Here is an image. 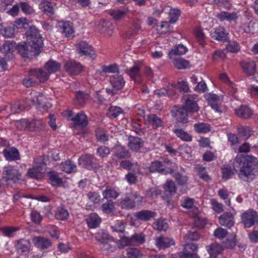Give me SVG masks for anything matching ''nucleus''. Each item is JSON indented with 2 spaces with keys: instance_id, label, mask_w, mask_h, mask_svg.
Wrapping results in <instances>:
<instances>
[{
  "instance_id": "obj_1",
  "label": "nucleus",
  "mask_w": 258,
  "mask_h": 258,
  "mask_svg": "<svg viewBox=\"0 0 258 258\" xmlns=\"http://www.w3.org/2000/svg\"><path fill=\"white\" fill-rule=\"evenodd\" d=\"M25 34L27 42L19 44L17 49L23 58H29L39 54L43 43L38 30L35 26H30Z\"/></svg>"
},
{
  "instance_id": "obj_2",
  "label": "nucleus",
  "mask_w": 258,
  "mask_h": 258,
  "mask_svg": "<svg viewBox=\"0 0 258 258\" xmlns=\"http://www.w3.org/2000/svg\"><path fill=\"white\" fill-rule=\"evenodd\" d=\"M258 164L256 158L252 156H247L244 162L241 157H236L233 163V167L238 177L244 181L252 180L254 177L253 170Z\"/></svg>"
},
{
  "instance_id": "obj_3",
  "label": "nucleus",
  "mask_w": 258,
  "mask_h": 258,
  "mask_svg": "<svg viewBox=\"0 0 258 258\" xmlns=\"http://www.w3.org/2000/svg\"><path fill=\"white\" fill-rule=\"evenodd\" d=\"M22 178V173L15 166L8 165L3 168L0 179V184L5 187H12Z\"/></svg>"
},
{
  "instance_id": "obj_4",
  "label": "nucleus",
  "mask_w": 258,
  "mask_h": 258,
  "mask_svg": "<svg viewBox=\"0 0 258 258\" xmlns=\"http://www.w3.org/2000/svg\"><path fill=\"white\" fill-rule=\"evenodd\" d=\"M17 48L14 41H8L4 43L0 48V72L7 69V62L12 56V52Z\"/></svg>"
},
{
  "instance_id": "obj_5",
  "label": "nucleus",
  "mask_w": 258,
  "mask_h": 258,
  "mask_svg": "<svg viewBox=\"0 0 258 258\" xmlns=\"http://www.w3.org/2000/svg\"><path fill=\"white\" fill-rule=\"evenodd\" d=\"M183 105L188 110L189 113H196L198 112L200 107L198 102L199 98L196 94H186L183 96Z\"/></svg>"
},
{
  "instance_id": "obj_6",
  "label": "nucleus",
  "mask_w": 258,
  "mask_h": 258,
  "mask_svg": "<svg viewBox=\"0 0 258 258\" xmlns=\"http://www.w3.org/2000/svg\"><path fill=\"white\" fill-rule=\"evenodd\" d=\"M241 217L245 227L249 228L258 223V214L252 210H248L244 212Z\"/></svg>"
},
{
  "instance_id": "obj_7",
  "label": "nucleus",
  "mask_w": 258,
  "mask_h": 258,
  "mask_svg": "<svg viewBox=\"0 0 258 258\" xmlns=\"http://www.w3.org/2000/svg\"><path fill=\"white\" fill-rule=\"evenodd\" d=\"M110 83L111 85L112 89L110 90L107 89V92L112 95L115 94L118 91L121 90L125 84V81L121 75L118 74L114 75L110 77Z\"/></svg>"
},
{
  "instance_id": "obj_8",
  "label": "nucleus",
  "mask_w": 258,
  "mask_h": 258,
  "mask_svg": "<svg viewBox=\"0 0 258 258\" xmlns=\"http://www.w3.org/2000/svg\"><path fill=\"white\" fill-rule=\"evenodd\" d=\"M30 95V101L33 105H37L39 107L44 108H48L51 107V104L46 101V98L42 94L37 92H32Z\"/></svg>"
},
{
  "instance_id": "obj_9",
  "label": "nucleus",
  "mask_w": 258,
  "mask_h": 258,
  "mask_svg": "<svg viewBox=\"0 0 258 258\" xmlns=\"http://www.w3.org/2000/svg\"><path fill=\"white\" fill-rule=\"evenodd\" d=\"M64 68L66 71L72 76L78 75L83 71L82 64L74 60L67 61L64 64Z\"/></svg>"
},
{
  "instance_id": "obj_10",
  "label": "nucleus",
  "mask_w": 258,
  "mask_h": 258,
  "mask_svg": "<svg viewBox=\"0 0 258 258\" xmlns=\"http://www.w3.org/2000/svg\"><path fill=\"white\" fill-rule=\"evenodd\" d=\"M122 241L126 245H140L145 242V235L142 233H135L131 237L123 236Z\"/></svg>"
},
{
  "instance_id": "obj_11",
  "label": "nucleus",
  "mask_w": 258,
  "mask_h": 258,
  "mask_svg": "<svg viewBox=\"0 0 258 258\" xmlns=\"http://www.w3.org/2000/svg\"><path fill=\"white\" fill-rule=\"evenodd\" d=\"M197 249V245L195 243L185 244L183 251L179 253V258H198L196 253Z\"/></svg>"
},
{
  "instance_id": "obj_12",
  "label": "nucleus",
  "mask_w": 258,
  "mask_h": 258,
  "mask_svg": "<svg viewBox=\"0 0 258 258\" xmlns=\"http://www.w3.org/2000/svg\"><path fill=\"white\" fill-rule=\"evenodd\" d=\"M77 50L81 55H86L91 58L95 57V52L92 47L86 41H82L76 44Z\"/></svg>"
},
{
  "instance_id": "obj_13",
  "label": "nucleus",
  "mask_w": 258,
  "mask_h": 258,
  "mask_svg": "<svg viewBox=\"0 0 258 258\" xmlns=\"http://www.w3.org/2000/svg\"><path fill=\"white\" fill-rule=\"evenodd\" d=\"M112 151L113 160L128 158L131 156L128 150L120 145H116L112 149Z\"/></svg>"
},
{
  "instance_id": "obj_14",
  "label": "nucleus",
  "mask_w": 258,
  "mask_h": 258,
  "mask_svg": "<svg viewBox=\"0 0 258 258\" xmlns=\"http://www.w3.org/2000/svg\"><path fill=\"white\" fill-rule=\"evenodd\" d=\"M96 29L101 33L110 36L113 33V26L109 21L102 20L99 21L97 26Z\"/></svg>"
},
{
  "instance_id": "obj_15",
  "label": "nucleus",
  "mask_w": 258,
  "mask_h": 258,
  "mask_svg": "<svg viewBox=\"0 0 258 258\" xmlns=\"http://www.w3.org/2000/svg\"><path fill=\"white\" fill-rule=\"evenodd\" d=\"M240 66L244 73L248 76H253L256 73V63L252 60H244L240 62Z\"/></svg>"
},
{
  "instance_id": "obj_16",
  "label": "nucleus",
  "mask_w": 258,
  "mask_h": 258,
  "mask_svg": "<svg viewBox=\"0 0 258 258\" xmlns=\"http://www.w3.org/2000/svg\"><path fill=\"white\" fill-rule=\"evenodd\" d=\"M218 219L220 224L228 228H231L234 224V215L230 212L224 213Z\"/></svg>"
},
{
  "instance_id": "obj_17",
  "label": "nucleus",
  "mask_w": 258,
  "mask_h": 258,
  "mask_svg": "<svg viewBox=\"0 0 258 258\" xmlns=\"http://www.w3.org/2000/svg\"><path fill=\"white\" fill-rule=\"evenodd\" d=\"M117 205L122 209H133L135 208L134 203L131 196L126 194L117 200Z\"/></svg>"
},
{
  "instance_id": "obj_18",
  "label": "nucleus",
  "mask_w": 258,
  "mask_h": 258,
  "mask_svg": "<svg viewBox=\"0 0 258 258\" xmlns=\"http://www.w3.org/2000/svg\"><path fill=\"white\" fill-rule=\"evenodd\" d=\"M128 141V147L132 151H138L144 146V141L139 137L130 136Z\"/></svg>"
},
{
  "instance_id": "obj_19",
  "label": "nucleus",
  "mask_w": 258,
  "mask_h": 258,
  "mask_svg": "<svg viewBox=\"0 0 258 258\" xmlns=\"http://www.w3.org/2000/svg\"><path fill=\"white\" fill-rule=\"evenodd\" d=\"M30 75L35 77L40 83H44L47 81L49 74L42 69H34L29 71Z\"/></svg>"
},
{
  "instance_id": "obj_20",
  "label": "nucleus",
  "mask_w": 258,
  "mask_h": 258,
  "mask_svg": "<svg viewBox=\"0 0 258 258\" xmlns=\"http://www.w3.org/2000/svg\"><path fill=\"white\" fill-rule=\"evenodd\" d=\"M175 117L178 121L185 123L188 121V110L182 105L181 107H175Z\"/></svg>"
},
{
  "instance_id": "obj_21",
  "label": "nucleus",
  "mask_w": 258,
  "mask_h": 258,
  "mask_svg": "<svg viewBox=\"0 0 258 258\" xmlns=\"http://www.w3.org/2000/svg\"><path fill=\"white\" fill-rule=\"evenodd\" d=\"M32 241L36 246L41 249L48 248L52 245V243L49 239L42 236L35 237Z\"/></svg>"
},
{
  "instance_id": "obj_22",
  "label": "nucleus",
  "mask_w": 258,
  "mask_h": 258,
  "mask_svg": "<svg viewBox=\"0 0 258 258\" xmlns=\"http://www.w3.org/2000/svg\"><path fill=\"white\" fill-rule=\"evenodd\" d=\"M95 158L91 155H85L81 156L79 159V163L88 169H92L95 165Z\"/></svg>"
},
{
  "instance_id": "obj_23",
  "label": "nucleus",
  "mask_w": 258,
  "mask_h": 258,
  "mask_svg": "<svg viewBox=\"0 0 258 258\" xmlns=\"http://www.w3.org/2000/svg\"><path fill=\"white\" fill-rule=\"evenodd\" d=\"M164 165L159 161L152 162L149 167V170L151 172H158L161 173L166 174L167 173H172L173 169L171 168H168L166 170Z\"/></svg>"
},
{
  "instance_id": "obj_24",
  "label": "nucleus",
  "mask_w": 258,
  "mask_h": 258,
  "mask_svg": "<svg viewBox=\"0 0 258 258\" xmlns=\"http://www.w3.org/2000/svg\"><path fill=\"white\" fill-rule=\"evenodd\" d=\"M141 65L139 63H135L131 68L126 71V73L130 76L132 79L136 83H140V69Z\"/></svg>"
},
{
  "instance_id": "obj_25",
  "label": "nucleus",
  "mask_w": 258,
  "mask_h": 258,
  "mask_svg": "<svg viewBox=\"0 0 258 258\" xmlns=\"http://www.w3.org/2000/svg\"><path fill=\"white\" fill-rule=\"evenodd\" d=\"M156 245L159 248H166L174 244L173 239L169 237L160 236L155 239Z\"/></svg>"
},
{
  "instance_id": "obj_26",
  "label": "nucleus",
  "mask_w": 258,
  "mask_h": 258,
  "mask_svg": "<svg viewBox=\"0 0 258 258\" xmlns=\"http://www.w3.org/2000/svg\"><path fill=\"white\" fill-rule=\"evenodd\" d=\"M211 37L218 41H225L227 39V34L226 33L225 28L219 26L214 29L213 31L211 32Z\"/></svg>"
},
{
  "instance_id": "obj_27",
  "label": "nucleus",
  "mask_w": 258,
  "mask_h": 258,
  "mask_svg": "<svg viewBox=\"0 0 258 258\" xmlns=\"http://www.w3.org/2000/svg\"><path fill=\"white\" fill-rule=\"evenodd\" d=\"M156 213L150 210H141L135 214V217L139 220L143 221H148L154 218L156 215Z\"/></svg>"
},
{
  "instance_id": "obj_28",
  "label": "nucleus",
  "mask_w": 258,
  "mask_h": 258,
  "mask_svg": "<svg viewBox=\"0 0 258 258\" xmlns=\"http://www.w3.org/2000/svg\"><path fill=\"white\" fill-rule=\"evenodd\" d=\"M129 12L127 8L122 9H113L109 11V14L115 21H120L125 16H126Z\"/></svg>"
},
{
  "instance_id": "obj_29",
  "label": "nucleus",
  "mask_w": 258,
  "mask_h": 258,
  "mask_svg": "<svg viewBox=\"0 0 258 258\" xmlns=\"http://www.w3.org/2000/svg\"><path fill=\"white\" fill-rule=\"evenodd\" d=\"M217 18L221 21H227L231 22L236 21L238 19L237 13L236 12L229 13L227 12H221L216 15Z\"/></svg>"
},
{
  "instance_id": "obj_30",
  "label": "nucleus",
  "mask_w": 258,
  "mask_h": 258,
  "mask_svg": "<svg viewBox=\"0 0 258 258\" xmlns=\"http://www.w3.org/2000/svg\"><path fill=\"white\" fill-rule=\"evenodd\" d=\"M72 121L75 125L83 127L88 124V117L83 112L77 113L72 119Z\"/></svg>"
},
{
  "instance_id": "obj_31",
  "label": "nucleus",
  "mask_w": 258,
  "mask_h": 258,
  "mask_svg": "<svg viewBox=\"0 0 258 258\" xmlns=\"http://www.w3.org/2000/svg\"><path fill=\"white\" fill-rule=\"evenodd\" d=\"M3 154L6 160L8 161H15L20 158L18 150L15 148L6 149L3 151Z\"/></svg>"
},
{
  "instance_id": "obj_32",
  "label": "nucleus",
  "mask_w": 258,
  "mask_h": 258,
  "mask_svg": "<svg viewBox=\"0 0 258 258\" xmlns=\"http://www.w3.org/2000/svg\"><path fill=\"white\" fill-rule=\"evenodd\" d=\"M59 27L61 32L64 33L66 37L73 36L74 31L72 24L69 22H60L59 23Z\"/></svg>"
},
{
  "instance_id": "obj_33",
  "label": "nucleus",
  "mask_w": 258,
  "mask_h": 258,
  "mask_svg": "<svg viewBox=\"0 0 258 258\" xmlns=\"http://www.w3.org/2000/svg\"><path fill=\"white\" fill-rule=\"evenodd\" d=\"M86 220L90 228H95L99 225L101 219L96 213H93L88 216Z\"/></svg>"
},
{
  "instance_id": "obj_34",
  "label": "nucleus",
  "mask_w": 258,
  "mask_h": 258,
  "mask_svg": "<svg viewBox=\"0 0 258 258\" xmlns=\"http://www.w3.org/2000/svg\"><path fill=\"white\" fill-rule=\"evenodd\" d=\"M102 195L104 199L112 201L117 199L119 196V193L114 188L107 187L106 189L102 191Z\"/></svg>"
},
{
  "instance_id": "obj_35",
  "label": "nucleus",
  "mask_w": 258,
  "mask_h": 258,
  "mask_svg": "<svg viewBox=\"0 0 258 258\" xmlns=\"http://www.w3.org/2000/svg\"><path fill=\"white\" fill-rule=\"evenodd\" d=\"M16 246L18 252H28L30 249V242L28 240L21 239L18 241Z\"/></svg>"
},
{
  "instance_id": "obj_36",
  "label": "nucleus",
  "mask_w": 258,
  "mask_h": 258,
  "mask_svg": "<svg viewBox=\"0 0 258 258\" xmlns=\"http://www.w3.org/2000/svg\"><path fill=\"white\" fill-rule=\"evenodd\" d=\"M61 65L56 61L49 60L45 63L44 69L50 75L51 73H54L59 71L60 69Z\"/></svg>"
},
{
  "instance_id": "obj_37",
  "label": "nucleus",
  "mask_w": 258,
  "mask_h": 258,
  "mask_svg": "<svg viewBox=\"0 0 258 258\" xmlns=\"http://www.w3.org/2000/svg\"><path fill=\"white\" fill-rule=\"evenodd\" d=\"M101 209L106 214L114 215L116 211L115 203L112 201L109 200L102 205Z\"/></svg>"
},
{
  "instance_id": "obj_38",
  "label": "nucleus",
  "mask_w": 258,
  "mask_h": 258,
  "mask_svg": "<svg viewBox=\"0 0 258 258\" xmlns=\"http://www.w3.org/2000/svg\"><path fill=\"white\" fill-rule=\"evenodd\" d=\"M89 96L83 92L78 91L76 94L74 99V104L76 105L83 106L89 100Z\"/></svg>"
},
{
  "instance_id": "obj_39",
  "label": "nucleus",
  "mask_w": 258,
  "mask_h": 258,
  "mask_svg": "<svg viewBox=\"0 0 258 258\" xmlns=\"http://www.w3.org/2000/svg\"><path fill=\"white\" fill-rule=\"evenodd\" d=\"M236 114L243 118L247 119L252 114L251 110L247 106H241V107L235 110Z\"/></svg>"
},
{
  "instance_id": "obj_40",
  "label": "nucleus",
  "mask_w": 258,
  "mask_h": 258,
  "mask_svg": "<svg viewBox=\"0 0 258 258\" xmlns=\"http://www.w3.org/2000/svg\"><path fill=\"white\" fill-rule=\"evenodd\" d=\"M153 227L159 231H165L168 228V224L165 219L161 218L153 223Z\"/></svg>"
},
{
  "instance_id": "obj_41",
  "label": "nucleus",
  "mask_w": 258,
  "mask_h": 258,
  "mask_svg": "<svg viewBox=\"0 0 258 258\" xmlns=\"http://www.w3.org/2000/svg\"><path fill=\"white\" fill-rule=\"evenodd\" d=\"M39 8L47 15H52L54 14V9L50 2L43 1L39 4Z\"/></svg>"
},
{
  "instance_id": "obj_42",
  "label": "nucleus",
  "mask_w": 258,
  "mask_h": 258,
  "mask_svg": "<svg viewBox=\"0 0 258 258\" xmlns=\"http://www.w3.org/2000/svg\"><path fill=\"white\" fill-rule=\"evenodd\" d=\"M61 170L67 173L75 172L77 170V166L70 160L62 162L60 165Z\"/></svg>"
},
{
  "instance_id": "obj_43",
  "label": "nucleus",
  "mask_w": 258,
  "mask_h": 258,
  "mask_svg": "<svg viewBox=\"0 0 258 258\" xmlns=\"http://www.w3.org/2000/svg\"><path fill=\"white\" fill-rule=\"evenodd\" d=\"M194 128L195 132L198 134H206L211 131V125L204 122L195 123Z\"/></svg>"
},
{
  "instance_id": "obj_44",
  "label": "nucleus",
  "mask_w": 258,
  "mask_h": 258,
  "mask_svg": "<svg viewBox=\"0 0 258 258\" xmlns=\"http://www.w3.org/2000/svg\"><path fill=\"white\" fill-rule=\"evenodd\" d=\"M165 192L170 196L174 195L177 190L175 183L172 180H167L163 185Z\"/></svg>"
},
{
  "instance_id": "obj_45",
  "label": "nucleus",
  "mask_w": 258,
  "mask_h": 258,
  "mask_svg": "<svg viewBox=\"0 0 258 258\" xmlns=\"http://www.w3.org/2000/svg\"><path fill=\"white\" fill-rule=\"evenodd\" d=\"M147 120L154 128L161 127L162 126L161 119L155 114H149L147 116Z\"/></svg>"
},
{
  "instance_id": "obj_46",
  "label": "nucleus",
  "mask_w": 258,
  "mask_h": 258,
  "mask_svg": "<svg viewBox=\"0 0 258 258\" xmlns=\"http://www.w3.org/2000/svg\"><path fill=\"white\" fill-rule=\"evenodd\" d=\"M173 133L182 141L185 142L192 141V136L181 128H176L173 130Z\"/></svg>"
},
{
  "instance_id": "obj_47",
  "label": "nucleus",
  "mask_w": 258,
  "mask_h": 258,
  "mask_svg": "<svg viewBox=\"0 0 258 258\" xmlns=\"http://www.w3.org/2000/svg\"><path fill=\"white\" fill-rule=\"evenodd\" d=\"M123 113V111L120 107L111 106L108 108L107 115L109 118L113 119Z\"/></svg>"
},
{
  "instance_id": "obj_48",
  "label": "nucleus",
  "mask_w": 258,
  "mask_h": 258,
  "mask_svg": "<svg viewBox=\"0 0 258 258\" xmlns=\"http://www.w3.org/2000/svg\"><path fill=\"white\" fill-rule=\"evenodd\" d=\"M187 50V49L182 44H179L172 49L168 53V56L171 58L173 55H182L185 54Z\"/></svg>"
},
{
  "instance_id": "obj_49",
  "label": "nucleus",
  "mask_w": 258,
  "mask_h": 258,
  "mask_svg": "<svg viewBox=\"0 0 258 258\" xmlns=\"http://www.w3.org/2000/svg\"><path fill=\"white\" fill-rule=\"evenodd\" d=\"M69 216V214L67 210L61 207L57 208L55 213V217L56 219L62 221L66 220L68 219Z\"/></svg>"
},
{
  "instance_id": "obj_50",
  "label": "nucleus",
  "mask_w": 258,
  "mask_h": 258,
  "mask_svg": "<svg viewBox=\"0 0 258 258\" xmlns=\"http://www.w3.org/2000/svg\"><path fill=\"white\" fill-rule=\"evenodd\" d=\"M207 250L209 254L212 255L220 253L223 250L222 246L218 243H214L207 246Z\"/></svg>"
},
{
  "instance_id": "obj_51",
  "label": "nucleus",
  "mask_w": 258,
  "mask_h": 258,
  "mask_svg": "<svg viewBox=\"0 0 258 258\" xmlns=\"http://www.w3.org/2000/svg\"><path fill=\"white\" fill-rule=\"evenodd\" d=\"M95 136L97 141L105 142L108 140V136L106 132L103 128H97L95 130Z\"/></svg>"
},
{
  "instance_id": "obj_52",
  "label": "nucleus",
  "mask_w": 258,
  "mask_h": 258,
  "mask_svg": "<svg viewBox=\"0 0 258 258\" xmlns=\"http://www.w3.org/2000/svg\"><path fill=\"white\" fill-rule=\"evenodd\" d=\"M28 130L31 131H37L43 127V122L41 120L33 119L28 121Z\"/></svg>"
},
{
  "instance_id": "obj_53",
  "label": "nucleus",
  "mask_w": 258,
  "mask_h": 258,
  "mask_svg": "<svg viewBox=\"0 0 258 258\" xmlns=\"http://www.w3.org/2000/svg\"><path fill=\"white\" fill-rule=\"evenodd\" d=\"M41 170L42 169L34 166L28 170L27 175L31 178L38 179L42 177Z\"/></svg>"
},
{
  "instance_id": "obj_54",
  "label": "nucleus",
  "mask_w": 258,
  "mask_h": 258,
  "mask_svg": "<svg viewBox=\"0 0 258 258\" xmlns=\"http://www.w3.org/2000/svg\"><path fill=\"white\" fill-rule=\"evenodd\" d=\"M173 63L176 68L179 70L184 69L189 65L188 61L181 57L174 58L173 60Z\"/></svg>"
},
{
  "instance_id": "obj_55",
  "label": "nucleus",
  "mask_w": 258,
  "mask_h": 258,
  "mask_svg": "<svg viewBox=\"0 0 258 258\" xmlns=\"http://www.w3.org/2000/svg\"><path fill=\"white\" fill-rule=\"evenodd\" d=\"M161 193L162 191L157 186H153L146 190V195L148 198L154 199L157 198Z\"/></svg>"
},
{
  "instance_id": "obj_56",
  "label": "nucleus",
  "mask_w": 258,
  "mask_h": 258,
  "mask_svg": "<svg viewBox=\"0 0 258 258\" xmlns=\"http://www.w3.org/2000/svg\"><path fill=\"white\" fill-rule=\"evenodd\" d=\"M125 225L123 221L118 220L112 224L111 228L114 232L123 233L125 231Z\"/></svg>"
},
{
  "instance_id": "obj_57",
  "label": "nucleus",
  "mask_w": 258,
  "mask_h": 258,
  "mask_svg": "<svg viewBox=\"0 0 258 258\" xmlns=\"http://www.w3.org/2000/svg\"><path fill=\"white\" fill-rule=\"evenodd\" d=\"M236 245V235L234 233L230 234L226 240L223 242V245L226 248H233Z\"/></svg>"
},
{
  "instance_id": "obj_58",
  "label": "nucleus",
  "mask_w": 258,
  "mask_h": 258,
  "mask_svg": "<svg viewBox=\"0 0 258 258\" xmlns=\"http://www.w3.org/2000/svg\"><path fill=\"white\" fill-rule=\"evenodd\" d=\"M238 134L247 140L252 134V131L249 126H240L237 128Z\"/></svg>"
},
{
  "instance_id": "obj_59",
  "label": "nucleus",
  "mask_w": 258,
  "mask_h": 258,
  "mask_svg": "<svg viewBox=\"0 0 258 258\" xmlns=\"http://www.w3.org/2000/svg\"><path fill=\"white\" fill-rule=\"evenodd\" d=\"M235 172L229 165H225L222 168V177L225 180L231 178L234 174Z\"/></svg>"
},
{
  "instance_id": "obj_60",
  "label": "nucleus",
  "mask_w": 258,
  "mask_h": 258,
  "mask_svg": "<svg viewBox=\"0 0 258 258\" xmlns=\"http://www.w3.org/2000/svg\"><path fill=\"white\" fill-rule=\"evenodd\" d=\"M29 104H20V102H17L11 105V110L14 113H19L24 109L29 107Z\"/></svg>"
},
{
  "instance_id": "obj_61",
  "label": "nucleus",
  "mask_w": 258,
  "mask_h": 258,
  "mask_svg": "<svg viewBox=\"0 0 258 258\" xmlns=\"http://www.w3.org/2000/svg\"><path fill=\"white\" fill-rule=\"evenodd\" d=\"M140 29V23L138 21L133 22L130 31L127 33V36L129 38H132L135 36L138 31Z\"/></svg>"
},
{
  "instance_id": "obj_62",
  "label": "nucleus",
  "mask_w": 258,
  "mask_h": 258,
  "mask_svg": "<svg viewBox=\"0 0 258 258\" xmlns=\"http://www.w3.org/2000/svg\"><path fill=\"white\" fill-rule=\"evenodd\" d=\"M126 253L128 258H140L142 254L137 248L131 247L126 250Z\"/></svg>"
},
{
  "instance_id": "obj_63",
  "label": "nucleus",
  "mask_w": 258,
  "mask_h": 258,
  "mask_svg": "<svg viewBox=\"0 0 258 258\" xmlns=\"http://www.w3.org/2000/svg\"><path fill=\"white\" fill-rule=\"evenodd\" d=\"M211 204L212 206L213 210L216 213H220L224 211L223 205L221 203L218 202L215 199H212L210 200Z\"/></svg>"
},
{
  "instance_id": "obj_64",
  "label": "nucleus",
  "mask_w": 258,
  "mask_h": 258,
  "mask_svg": "<svg viewBox=\"0 0 258 258\" xmlns=\"http://www.w3.org/2000/svg\"><path fill=\"white\" fill-rule=\"evenodd\" d=\"M180 15V11L178 9H171L169 13V23H175Z\"/></svg>"
}]
</instances>
